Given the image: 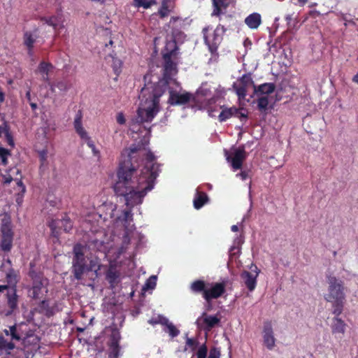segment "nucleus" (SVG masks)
I'll list each match as a JSON object with an SVG mask.
<instances>
[{"instance_id":"nucleus-20","label":"nucleus","mask_w":358,"mask_h":358,"mask_svg":"<svg viewBox=\"0 0 358 358\" xmlns=\"http://www.w3.org/2000/svg\"><path fill=\"white\" fill-rule=\"evenodd\" d=\"M38 37V29H34L33 31H26L24 33L23 43L24 45L27 47L28 54L30 56L33 55L34 43H35Z\"/></svg>"},{"instance_id":"nucleus-49","label":"nucleus","mask_w":358,"mask_h":358,"mask_svg":"<svg viewBox=\"0 0 358 358\" xmlns=\"http://www.w3.org/2000/svg\"><path fill=\"white\" fill-rule=\"evenodd\" d=\"M134 146L137 147V148H138V151H137V152H136V153H135V154L134 155V158H133V159H132V163H133V164L136 166V169H138V165H136V164H135V163H136V161H134V159H136L137 157H139V156H140V155H139L138 152H139V150H141V146H140V145H132L129 148V152H128V154L130 152V149H131V147H134ZM137 170H138V169H137ZM138 171V173L140 174L141 171Z\"/></svg>"},{"instance_id":"nucleus-51","label":"nucleus","mask_w":358,"mask_h":358,"mask_svg":"<svg viewBox=\"0 0 358 358\" xmlns=\"http://www.w3.org/2000/svg\"><path fill=\"white\" fill-rule=\"evenodd\" d=\"M249 172L250 171H242L236 176L241 178L242 180H245L249 177Z\"/></svg>"},{"instance_id":"nucleus-50","label":"nucleus","mask_w":358,"mask_h":358,"mask_svg":"<svg viewBox=\"0 0 358 358\" xmlns=\"http://www.w3.org/2000/svg\"><path fill=\"white\" fill-rule=\"evenodd\" d=\"M9 129L10 127L6 122H4L1 125H0V137L2 134H5Z\"/></svg>"},{"instance_id":"nucleus-33","label":"nucleus","mask_w":358,"mask_h":358,"mask_svg":"<svg viewBox=\"0 0 358 358\" xmlns=\"http://www.w3.org/2000/svg\"><path fill=\"white\" fill-rule=\"evenodd\" d=\"M156 3L155 0H134V5L135 7L143 8H149L152 5Z\"/></svg>"},{"instance_id":"nucleus-12","label":"nucleus","mask_w":358,"mask_h":358,"mask_svg":"<svg viewBox=\"0 0 358 358\" xmlns=\"http://www.w3.org/2000/svg\"><path fill=\"white\" fill-rule=\"evenodd\" d=\"M10 336H11V341H8L2 334H0V354L5 352L8 355H10L11 351L15 348V345L12 341H19L21 340L16 325L10 327Z\"/></svg>"},{"instance_id":"nucleus-11","label":"nucleus","mask_w":358,"mask_h":358,"mask_svg":"<svg viewBox=\"0 0 358 358\" xmlns=\"http://www.w3.org/2000/svg\"><path fill=\"white\" fill-rule=\"evenodd\" d=\"M48 226L50 228L52 236L58 238L61 229H63L65 232H69L73 228V223L71 219L65 215L61 220H52Z\"/></svg>"},{"instance_id":"nucleus-24","label":"nucleus","mask_w":358,"mask_h":358,"mask_svg":"<svg viewBox=\"0 0 358 358\" xmlns=\"http://www.w3.org/2000/svg\"><path fill=\"white\" fill-rule=\"evenodd\" d=\"M208 201L209 198L206 192L196 190L193 200L194 207L199 210L207 203Z\"/></svg>"},{"instance_id":"nucleus-28","label":"nucleus","mask_w":358,"mask_h":358,"mask_svg":"<svg viewBox=\"0 0 358 358\" xmlns=\"http://www.w3.org/2000/svg\"><path fill=\"white\" fill-rule=\"evenodd\" d=\"M6 279L8 285L15 288L16 284L17 283V273L13 268L9 269L6 273Z\"/></svg>"},{"instance_id":"nucleus-40","label":"nucleus","mask_w":358,"mask_h":358,"mask_svg":"<svg viewBox=\"0 0 358 358\" xmlns=\"http://www.w3.org/2000/svg\"><path fill=\"white\" fill-rule=\"evenodd\" d=\"M261 15L258 13H253L245 18L244 22H261Z\"/></svg>"},{"instance_id":"nucleus-23","label":"nucleus","mask_w":358,"mask_h":358,"mask_svg":"<svg viewBox=\"0 0 358 358\" xmlns=\"http://www.w3.org/2000/svg\"><path fill=\"white\" fill-rule=\"evenodd\" d=\"M39 301L40 302L35 308L36 311L48 317L52 316L55 314V309L54 307L50 306L49 300L43 298Z\"/></svg>"},{"instance_id":"nucleus-10","label":"nucleus","mask_w":358,"mask_h":358,"mask_svg":"<svg viewBox=\"0 0 358 358\" xmlns=\"http://www.w3.org/2000/svg\"><path fill=\"white\" fill-rule=\"evenodd\" d=\"M1 236L0 240V249L4 252H10L13 248V231L10 222L2 224L1 228Z\"/></svg>"},{"instance_id":"nucleus-64","label":"nucleus","mask_w":358,"mask_h":358,"mask_svg":"<svg viewBox=\"0 0 358 358\" xmlns=\"http://www.w3.org/2000/svg\"><path fill=\"white\" fill-rule=\"evenodd\" d=\"M298 1L302 5L305 4L308 1V0H298Z\"/></svg>"},{"instance_id":"nucleus-16","label":"nucleus","mask_w":358,"mask_h":358,"mask_svg":"<svg viewBox=\"0 0 358 358\" xmlns=\"http://www.w3.org/2000/svg\"><path fill=\"white\" fill-rule=\"evenodd\" d=\"M262 333L264 345L268 350H273L275 345V338L274 337L271 321L266 320L264 322Z\"/></svg>"},{"instance_id":"nucleus-26","label":"nucleus","mask_w":358,"mask_h":358,"mask_svg":"<svg viewBox=\"0 0 358 358\" xmlns=\"http://www.w3.org/2000/svg\"><path fill=\"white\" fill-rule=\"evenodd\" d=\"M106 278L111 285H113L117 282L119 273L114 267L110 266L106 273Z\"/></svg>"},{"instance_id":"nucleus-4","label":"nucleus","mask_w":358,"mask_h":358,"mask_svg":"<svg viewBox=\"0 0 358 358\" xmlns=\"http://www.w3.org/2000/svg\"><path fill=\"white\" fill-rule=\"evenodd\" d=\"M191 292L194 294H201L208 302L222 296L226 291V284L221 282H208L203 280H194L189 286Z\"/></svg>"},{"instance_id":"nucleus-37","label":"nucleus","mask_w":358,"mask_h":358,"mask_svg":"<svg viewBox=\"0 0 358 358\" xmlns=\"http://www.w3.org/2000/svg\"><path fill=\"white\" fill-rule=\"evenodd\" d=\"M169 0H163L162 2V6L158 11L159 15L162 18L167 16L170 12V10L168 6V1Z\"/></svg>"},{"instance_id":"nucleus-57","label":"nucleus","mask_w":358,"mask_h":358,"mask_svg":"<svg viewBox=\"0 0 358 358\" xmlns=\"http://www.w3.org/2000/svg\"><path fill=\"white\" fill-rule=\"evenodd\" d=\"M8 289L9 286L8 285H0V292H2L4 290H7Z\"/></svg>"},{"instance_id":"nucleus-6","label":"nucleus","mask_w":358,"mask_h":358,"mask_svg":"<svg viewBox=\"0 0 358 358\" xmlns=\"http://www.w3.org/2000/svg\"><path fill=\"white\" fill-rule=\"evenodd\" d=\"M86 247L77 243L73 246V273L74 277L77 280H80L83 275L87 271V257L85 253Z\"/></svg>"},{"instance_id":"nucleus-35","label":"nucleus","mask_w":358,"mask_h":358,"mask_svg":"<svg viewBox=\"0 0 358 358\" xmlns=\"http://www.w3.org/2000/svg\"><path fill=\"white\" fill-rule=\"evenodd\" d=\"M11 155V152L6 148L0 147V162L1 164L6 165L8 164V158Z\"/></svg>"},{"instance_id":"nucleus-9","label":"nucleus","mask_w":358,"mask_h":358,"mask_svg":"<svg viewBox=\"0 0 358 358\" xmlns=\"http://www.w3.org/2000/svg\"><path fill=\"white\" fill-rule=\"evenodd\" d=\"M1 180L3 185H9L12 181H15L16 185L22 188V192H25V186L22 181V176L20 169L16 166L6 169L3 173H1Z\"/></svg>"},{"instance_id":"nucleus-42","label":"nucleus","mask_w":358,"mask_h":358,"mask_svg":"<svg viewBox=\"0 0 358 358\" xmlns=\"http://www.w3.org/2000/svg\"><path fill=\"white\" fill-rule=\"evenodd\" d=\"M54 88L57 87L62 92H66L68 90L69 86L66 80H59L56 83H53Z\"/></svg>"},{"instance_id":"nucleus-60","label":"nucleus","mask_w":358,"mask_h":358,"mask_svg":"<svg viewBox=\"0 0 358 358\" xmlns=\"http://www.w3.org/2000/svg\"><path fill=\"white\" fill-rule=\"evenodd\" d=\"M231 229L232 231L234 232H236L238 231V227L237 225H232L231 227Z\"/></svg>"},{"instance_id":"nucleus-1","label":"nucleus","mask_w":358,"mask_h":358,"mask_svg":"<svg viewBox=\"0 0 358 358\" xmlns=\"http://www.w3.org/2000/svg\"><path fill=\"white\" fill-rule=\"evenodd\" d=\"M138 148L131 147L127 159L120 162L117 171V180L114 191L117 196L124 197L126 205L133 207L141 204L147 193L154 187L155 180L159 172V164L156 162L154 154L146 155L145 164L140 174L132 163Z\"/></svg>"},{"instance_id":"nucleus-22","label":"nucleus","mask_w":358,"mask_h":358,"mask_svg":"<svg viewBox=\"0 0 358 358\" xmlns=\"http://www.w3.org/2000/svg\"><path fill=\"white\" fill-rule=\"evenodd\" d=\"M254 94L257 96H267L272 94L275 89V85L272 83H266L258 86L253 84Z\"/></svg>"},{"instance_id":"nucleus-39","label":"nucleus","mask_w":358,"mask_h":358,"mask_svg":"<svg viewBox=\"0 0 358 358\" xmlns=\"http://www.w3.org/2000/svg\"><path fill=\"white\" fill-rule=\"evenodd\" d=\"M157 277L155 275L150 276L146 281L145 285L143 286V290H148L150 289H154L156 286Z\"/></svg>"},{"instance_id":"nucleus-53","label":"nucleus","mask_w":358,"mask_h":358,"mask_svg":"<svg viewBox=\"0 0 358 358\" xmlns=\"http://www.w3.org/2000/svg\"><path fill=\"white\" fill-rule=\"evenodd\" d=\"M116 120L120 124H124L126 122L124 115L121 113L117 114Z\"/></svg>"},{"instance_id":"nucleus-47","label":"nucleus","mask_w":358,"mask_h":358,"mask_svg":"<svg viewBox=\"0 0 358 358\" xmlns=\"http://www.w3.org/2000/svg\"><path fill=\"white\" fill-rule=\"evenodd\" d=\"M4 135H5V138H6L8 145H10V147L13 148L15 145V143H14L13 136H12L11 133L10 132V129Z\"/></svg>"},{"instance_id":"nucleus-18","label":"nucleus","mask_w":358,"mask_h":358,"mask_svg":"<svg viewBox=\"0 0 358 358\" xmlns=\"http://www.w3.org/2000/svg\"><path fill=\"white\" fill-rule=\"evenodd\" d=\"M247 156L244 147H239L234 150L231 157H227V160L231 162V167L236 171L241 169Z\"/></svg>"},{"instance_id":"nucleus-59","label":"nucleus","mask_w":358,"mask_h":358,"mask_svg":"<svg viewBox=\"0 0 358 358\" xmlns=\"http://www.w3.org/2000/svg\"><path fill=\"white\" fill-rule=\"evenodd\" d=\"M29 104H30V106H31L32 110H35L37 109L38 106L36 103H33L31 101V102H29Z\"/></svg>"},{"instance_id":"nucleus-62","label":"nucleus","mask_w":358,"mask_h":358,"mask_svg":"<svg viewBox=\"0 0 358 358\" xmlns=\"http://www.w3.org/2000/svg\"><path fill=\"white\" fill-rule=\"evenodd\" d=\"M178 20H179V17H171L170 22H176Z\"/></svg>"},{"instance_id":"nucleus-52","label":"nucleus","mask_w":358,"mask_h":358,"mask_svg":"<svg viewBox=\"0 0 358 358\" xmlns=\"http://www.w3.org/2000/svg\"><path fill=\"white\" fill-rule=\"evenodd\" d=\"M43 75V80L46 82L48 85L50 87L51 91L54 92V85L50 81L48 74H42Z\"/></svg>"},{"instance_id":"nucleus-55","label":"nucleus","mask_w":358,"mask_h":358,"mask_svg":"<svg viewBox=\"0 0 358 358\" xmlns=\"http://www.w3.org/2000/svg\"><path fill=\"white\" fill-rule=\"evenodd\" d=\"M5 100V94L4 92L1 90V88L0 87V103H3Z\"/></svg>"},{"instance_id":"nucleus-25","label":"nucleus","mask_w":358,"mask_h":358,"mask_svg":"<svg viewBox=\"0 0 358 358\" xmlns=\"http://www.w3.org/2000/svg\"><path fill=\"white\" fill-rule=\"evenodd\" d=\"M335 316L336 317L332 320V324L331 327L332 334H344L347 325L343 320L338 317V316Z\"/></svg>"},{"instance_id":"nucleus-56","label":"nucleus","mask_w":358,"mask_h":358,"mask_svg":"<svg viewBox=\"0 0 358 358\" xmlns=\"http://www.w3.org/2000/svg\"><path fill=\"white\" fill-rule=\"evenodd\" d=\"M25 97L27 99L29 102H31V90H29L25 94Z\"/></svg>"},{"instance_id":"nucleus-2","label":"nucleus","mask_w":358,"mask_h":358,"mask_svg":"<svg viewBox=\"0 0 358 358\" xmlns=\"http://www.w3.org/2000/svg\"><path fill=\"white\" fill-rule=\"evenodd\" d=\"M169 82L161 79L155 83H148L141 89L138 98L136 122H150L160 110V98L169 87Z\"/></svg>"},{"instance_id":"nucleus-21","label":"nucleus","mask_w":358,"mask_h":358,"mask_svg":"<svg viewBox=\"0 0 358 358\" xmlns=\"http://www.w3.org/2000/svg\"><path fill=\"white\" fill-rule=\"evenodd\" d=\"M7 306L9 310L7 315L13 314L18 308V295L15 288H12L8 290L6 294Z\"/></svg>"},{"instance_id":"nucleus-27","label":"nucleus","mask_w":358,"mask_h":358,"mask_svg":"<svg viewBox=\"0 0 358 358\" xmlns=\"http://www.w3.org/2000/svg\"><path fill=\"white\" fill-rule=\"evenodd\" d=\"M118 220L124 222V227L128 229L130 222L133 221V214L131 209L124 210L122 215L118 217Z\"/></svg>"},{"instance_id":"nucleus-19","label":"nucleus","mask_w":358,"mask_h":358,"mask_svg":"<svg viewBox=\"0 0 358 358\" xmlns=\"http://www.w3.org/2000/svg\"><path fill=\"white\" fill-rule=\"evenodd\" d=\"M222 108V111L218 115V120L220 122H225L232 116L244 117L246 118L247 115L242 113L240 110L234 106L231 108H224V106H220Z\"/></svg>"},{"instance_id":"nucleus-36","label":"nucleus","mask_w":358,"mask_h":358,"mask_svg":"<svg viewBox=\"0 0 358 358\" xmlns=\"http://www.w3.org/2000/svg\"><path fill=\"white\" fill-rule=\"evenodd\" d=\"M52 69V64L45 62H41L38 67V70L41 74H48L49 71Z\"/></svg>"},{"instance_id":"nucleus-14","label":"nucleus","mask_w":358,"mask_h":358,"mask_svg":"<svg viewBox=\"0 0 358 358\" xmlns=\"http://www.w3.org/2000/svg\"><path fill=\"white\" fill-rule=\"evenodd\" d=\"M254 83L250 74H244L236 83H234L233 88L235 90L239 99H244L247 95V90L249 85Z\"/></svg>"},{"instance_id":"nucleus-34","label":"nucleus","mask_w":358,"mask_h":358,"mask_svg":"<svg viewBox=\"0 0 358 358\" xmlns=\"http://www.w3.org/2000/svg\"><path fill=\"white\" fill-rule=\"evenodd\" d=\"M224 31L225 29L224 27L221 24H219L213 33V41L215 43L219 42L222 39V36L224 34Z\"/></svg>"},{"instance_id":"nucleus-38","label":"nucleus","mask_w":358,"mask_h":358,"mask_svg":"<svg viewBox=\"0 0 358 358\" xmlns=\"http://www.w3.org/2000/svg\"><path fill=\"white\" fill-rule=\"evenodd\" d=\"M120 352V346L115 345H109V358H118Z\"/></svg>"},{"instance_id":"nucleus-8","label":"nucleus","mask_w":358,"mask_h":358,"mask_svg":"<svg viewBox=\"0 0 358 358\" xmlns=\"http://www.w3.org/2000/svg\"><path fill=\"white\" fill-rule=\"evenodd\" d=\"M83 113L81 110H78L77 112L74 121H73V127L76 132L80 137L82 140H84L87 143V146L92 149L93 154L95 156H99L100 152L96 148L94 141L91 139V138L88 136L87 132L83 127Z\"/></svg>"},{"instance_id":"nucleus-43","label":"nucleus","mask_w":358,"mask_h":358,"mask_svg":"<svg viewBox=\"0 0 358 358\" xmlns=\"http://www.w3.org/2000/svg\"><path fill=\"white\" fill-rule=\"evenodd\" d=\"M120 338V334L118 331H113L110 336L109 345H120L119 342Z\"/></svg>"},{"instance_id":"nucleus-30","label":"nucleus","mask_w":358,"mask_h":358,"mask_svg":"<svg viewBox=\"0 0 358 358\" xmlns=\"http://www.w3.org/2000/svg\"><path fill=\"white\" fill-rule=\"evenodd\" d=\"M224 1L225 0H213L214 7L212 13L213 15H220L222 13V8H226L227 7V4L224 3Z\"/></svg>"},{"instance_id":"nucleus-41","label":"nucleus","mask_w":358,"mask_h":358,"mask_svg":"<svg viewBox=\"0 0 358 358\" xmlns=\"http://www.w3.org/2000/svg\"><path fill=\"white\" fill-rule=\"evenodd\" d=\"M165 331L167 332L171 338L176 337L180 334V331L173 325V323L169 324L165 329Z\"/></svg>"},{"instance_id":"nucleus-29","label":"nucleus","mask_w":358,"mask_h":358,"mask_svg":"<svg viewBox=\"0 0 358 358\" xmlns=\"http://www.w3.org/2000/svg\"><path fill=\"white\" fill-rule=\"evenodd\" d=\"M87 262H89V264H87V271L96 272L98 270H99V260L97 257L92 256L88 257Z\"/></svg>"},{"instance_id":"nucleus-48","label":"nucleus","mask_w":358,"mask_h":358,"mask_svg":"<svg viewBox=\"0 0 358 358\" xmlns=\"http://www.w3.org/2000/svg\"><path fill=\"white\" fill-rule=\"evenodd\" d=\"M220 352L216 348H213L210 350L209 355L208 358H220Z\"/></svg>"},{"instance_id":"nucleus-17","label":"nucleus","mask_w":358,"mask_h":358,"mask_svg":"<svg viewBox=\"0 0 358 358\" xmlns=\"http://www.w3.org/2000/svg\"><path fill=\"white\" fill-rule=\"evenodd\" d=\"M252 271L255 272V274L247 271H243L241 274V279L243 280L246 287L250 292L253 291L257 286V278L260 271L257 266L255 265L254 269H252Z\"/></svg>"},{"instance_id":"nucleus-58","label":"nucleus","mask_w":358,"mask_h":358,"mask_svg":"<svg viewBox=\"0 0 358 358\" xmlns=\"http://www.w3.org/2000/svg\"><path fill=\"white\" fill-rule=\"evenodd\" d=\"M259 24H248L249 27L252 29H257Z\"/></svg>"},{"instance_id":"nucleus-44","label":"nucleus","mask_w":358,"mask_h":358,"mask_svg":"<svg viewBox=\"0 0 358 358\" xmlns=\"http://www.w3.org/2000/svg\"><path fill=\"white\" fill-rule=\"evenodd\" d=\"M207 352H208L207 346L206 345V344H203L198 349V351L196 352V357H197V358H206Z\"/></svg>"},{"instance_id":"nucleus-7","label":"nucleus","mask_w":358,"mask_h":358,"mask_svg":"<svg viewBox=\"0 0 358 358\" xmlns=\"http://www.w3.org/2000/svg\"><path fill=\"white\" fill-rule=\"evenodd\" d=\"M32 286L29 289V296L34 300H41L45 298L48 292V280L42 274L31 275Z\"/></svg>"},{"instance_id":"nucleus-63","label":"nucleus","mask_w":358,"mask_h":358,"mask_svg":"<svg viewBox=\"0 0 358 358\" xmlns=\"http://www.w3.org/2000/svg\"><path fill=\"white\" fill-rule=\"evenodd\" d=\"M3 333L6 335V336H10V329L8 330V329H4L3 330Z\"/></svg>"},{"instance_id":"nucleus-32","label":"nucleus","mask_w":358,"mask_h":358,"mask_svg":"<svg viewBox=\"0 0 358 358\" xmlns=\"http://www.w3.org/2000/svg\"><path fill=\"white\" fill-rule=\"evenodd\" d=\"M269 103L267 96H259L257 99V108L261 112H264L268 109Z\"/></svg>"},{"instance_id":"nucleus-5","label":"nucleus","mask_w":358,"mask_h":358,"mask_svg":"<svg viewBox=\"0 0 358 358\" xmlns=\"http://www.w3.org/2000/svg\"><path fill=\"white\" fill-rule=\"evenodd\" d=\"M178 48L175 42H171L166 44L164 52L162 53L164 60L163 70L164 78L168 82L171 76L177 73L176 64L173 61V57L176 58L178 55Z\"/></svg>"},{"instance_id":"nucleus-3","label":"nucleus","mask_w":358,"mask_h":358,"mask_svg":"<svg viewBox=\"0 0 358 358\" xmlns=\"http://www.w3.org/2000/svg\"><path fill=\"white\" fill-rule=\"evenodd\" d=\"M327 282L328 293L324 296V299L332 303L333 314L339 316L343 310L345 301L343 282L330 275L327 276Z\"/></svg>"},{"instance_id":"nucleus-31","label":"nucleus","mask_w":358,"mask_h":358,"mask_svg":"<svg viewBox=\"0 0 358 358\" xmlns=\"http://www.w3.org/2000/svg\"><path fill=\"white\" fill-rule=\"evenodd\" d=\"M111 66L113 68L114 73L116 75L115 80H117V77L122 72V62L118 58L113 57V61Z\"/></svg>"},{"instance_id":"nucleus-15","label":"nucleus","mask_w":358,"mask_h":358,"mask_svg":"<svg viewBox=\"0 0 358 358\" xmlns=\"http://www.w3.org/2000/svg\"><path fill=\"white\" fill-rule=\"evenodd\" d=\"M194 98L193 94L188 92L180 93L173 90H169L168 103L171 106H181L188 103Z\"/></svg>"},{"instance_id":"nucleus-46","label":"nucleus","mask_w":358,"mask_h":358,"mask_svg":"<svg viewBox=\"0 0 358 358\" xmlns=\"http://www.w3.org/2000/svg\"><path fill=\"white\" fill-rule=\"evenodd\" d=\"M216 102V99L215 97H212L208 100L207 106H208V114L211 117H215L214 112L215 110L210 108V105L213 104Z\"/></svg>"},{"instance_id":"nucleus-61","label":"nucleus","mask_w":358,"mask_h":358,"mask_svg":"<svg viewBox=\"0 0 358 358\" xmlns=\"http://www.w3.org/2000/svg\"><path fill=\"white\" fill-rule=\"evenodd\" d=\"M48 24L52 26L53 29H56L59 24L53 23V24Z\"/></svg>"},{"instance_id":"nucleus-13","label":"nucleus","mask_w":358,"mask_h":358,"mask_svg":"<svg viewBox=\"0 0 358 358\" xmlns=\"http://www.w3.org/2000/svg\"><path fill=\"white\" fill-rule=\"evenodd\" d=\"M220 322V318L217 315H210L206 313H203L196 321L197 327L206 331H210L213 328L218 325Z\"/></svg>"},{"instance_id":"nucleus-45","label":"nucleus","mask_w":358,"mask_h":358,"mask_svg":"<svg viewBox=\"0 0 358 358\" xmlns=\"http://www.w3.org/2000/svg\"><path fill=\"white\" fill-rule=\"evenodd\" d=\"M199 345V342L194 338H187L186 341V345L189 347L192 351L195 350Z\"/></svg>"},{"instance_id":"nucleus-54","label":"nucleus","mask_w":358,"mask_h":358,"mask_svg":"<svg viewBox=\"0 0 358 358\" xmlns=\"http://www.w3.org/2000/svg\"><path fill=\"white\" fill-rule=\"evenodd\" d=\"M159 323L165 326L166 327H167L169 326V324H170L171 322H170L169 320L166 317H162L159 319Z\"/></svg>"}]
</instances>
